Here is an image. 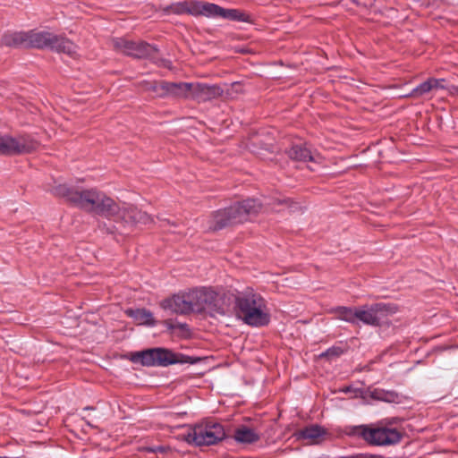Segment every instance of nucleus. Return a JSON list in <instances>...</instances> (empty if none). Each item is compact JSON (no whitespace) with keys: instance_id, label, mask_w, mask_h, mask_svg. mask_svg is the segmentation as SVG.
Masks as SVG:
<instances>
[{"instance_id":"30","label":"nucleus","mask_w":458,"mask_h":458,"mask_svg":"<svg viewBox=\"0 0 458 458\" xmlns=\"http://www.w3.org/2000/svg\"><path fill=\"white\" fill-rule=\"evenodd\" d=\"M232 89L235 90V92H239L241 90V85L239 83H234L232 85Z\"/></svg>"},{"instance_id":"1","label":"nucleus","mask_w":458,"mask_h":458,"mask_svg":"<svg viewBox=\"0 0 458 458\" xmlns=\"http://www.w3.org/2000/svg\"><path fill=\"white\" fill-rule=\"evenodd\" d=\"M70 200L82 209L114 219L120 211V206L114 199L95 189L75 191Z\"/></svg>"},{"instance_id":"24","label":"nucleus","mask_w":458,"mask_h":458,"mask_svg":"<svg viewBox=\"0 0 458 458\" xmlns=\"http://www.w3.org/2000/svg\"><path fill=\"white\" fill-rule=\"evenodd\" d=\"M333 312L338 319L349 322L356 323V307H337Z\"/></svg>"},{"instance_id":"32","label":"nucleus","mask_w":458,"mask_h":458,"mask_svg":"<svg viewBox=\"0 0 458 458\" xmlns=\"http://www.w3.org/2000/svg\"><path fill=\"white\" fill-rule=\"evenodd\" d=\"M148 450L150 451V452H157V450H160V451L163 450V448L162 447L148 448Z\"/></svg>"},{"instance_id":"15","label":"nucleus","mask_w":458,"mask_h":458,"mask_svg":"<svg viewBox=\"0 0 458 458\" xmlns=\"http://www.w3.org/2000/svg\"><path fill=\"white\" fill-rule=\"evenodd\" d=\"M299 440H304L310 445H318L327 439L328 433L327 429L318 426L311 425L299 430L295 434Z\"/></svg>"},{"instance_id":"21","label":"nucleus","mask_w":458,"mask_h":458,"mask_svg":"<svg viewBox=\"0 0 458 458\" xmlns=\"http://www.w3.org/2000/svg\"><path fill=\"white\" fill-rule=\"evenodd\" d=\"M29 32H13L6 34L3 38V42L10 47H28Z\"/></svg>"},{"instance_id":"20","label":"nucleus","mask_w":458,"mask_h":458,"mask_svg":"<svg viewBox=\"0 0 458 458\" xmlns=\"http://www.w3.org/2000/svg\"><path fill=\"white\" fill-rule=\"evenodd\" d=\"M125 312L138 325L154 326L156 324L152 313L146 310H127Z\"/></svg>"},{"instance_id":"28","label":"nucleus","mask_w":458,"mask_h":458,"mask_svg":"<svg viewBox=\"0 0 458 458\" xmlns=\"http://www.w3.org/2000/svg\"><path fill=\"white\" fill-rule=\"evenodd\" d=\"M339 353H340L339 349H332V350H328L323 355H325V356H331V355H339Z\"/></svg>"},{"instance_id":"6","label":"nucleus","mask_w":458,"mask_h":458,"mask_svg":"<svg viewBox=\"0 0 458 458\" xmlns=\"http://www.w3.org/2000/svg\"><path fill=\"white\" fill-rule=\"evenodd\" d=\"M189 357L174 353L167 349L155 348L131 354V360L134 363L144 366H167L174 363H185Z\"/></svg>"},{"instance_id":"31","label":"nucleus","mask_w":458,"mask_h":458,"mask_svg":"<svg viewBox=\"0 0 458 458\" xmlns=\"http://www.w3.org/2000/svg\"><path fill=\"white\" fill-rule=\"evenodd\" d=\"M289 202H290L289 200H283V201H280V203L287 205V207H288L289 208H293V207H292V205H290V203H289Z\"/></svg>"},{"instance_id":"8","label":"nucleus","mask_w":458,"mask_h":458,"mask_svg":"<svg viewBox=\"0 0 458 458\" xmlns=\"http://www.w3.org/2000/svg\"><path fill=\"white\" fill-rule=\"evenodd\" d=\"M360 434L364 440L375 445H394L400 441L402 437L400 431L396 428L383 423L360 427Z\"/></svg>"},{"instance_id":"34","label":"nucleus","mask_w":458,"mask_h":458,"mask_svg":"<svg viewBox=\"0 0 458 458\" xmlns=\"http://www.w3.org/2000/svg\"><path fill=\"white\" fill-rule=\"evenodd\" d=\"M372 458H382L381 456H373Z\"/></svg>"},{"instance_id":"19","label":"nucleus","mask_w":458,"mask_h":458,"mask_svg":"<svg viewBox=\"0 0 458 458\" xmlns=\"http://www.w3.org/2000/svg\"><path fill=\"white\" fill-rule=\"evenodd\" d=\"M15 154H26L36 150L38 143L30 136L15 137Z\"/></svg>"},{"instance_id":"23","label":"nucleus","mask_w":458,"mask_h":458,"mask_svg":"<svg viewBox=\"0 0 458 458\" xmlns=\"http://www.w3.org/2000/svg\"><path fill=\"white\" fill-rule=\"evenodd\" d=\"M229 214L230 212L228 208L216 212L212 218L213 228L220 229L224 226L233 224L232 218L229 216Z\"/></svg>"},{"instance_id":"22","label":"nucleus","mask_w":458,"mask_h":458,"mask_svg":"<svg viewBox=\"0 0 458 458\" xmlns=\"http://www.w3.org/2000/svg\"><path fill=\"white\" fill-rule=\"evenodd\" d=\"M437 88H443L441 81L436 79H430L412 89L409 96L411 98H420L430 90Z\"/></svg>"},{"instance_id":"4","label":"nucleus","mask_w":458,"mask_h":458,"mask_svg":"<svg viewBox=\"0 0 458 458\" xmlns=\"http://www.w3.org/2000/svg\"><path fill=\"white\" fill-rule=\"evenodd\" d=\"M169 9L175 13H190L191 14H201L207 17H221L230 21H245V14L239 10L225 9L211 3H178L171 5Z\"/></svg>"},{"instance_id":"2","label":"nucleus","mask_w":458,"mask_h":458,"mask_svg":"<svg viewBox=\"0 0 458 458\" xmlns=\"http://www.w3.org/2000/svg\"><path fill=\"white\" fill-rule=\"evenodd\" d=\"M194 313L218 318L226 315L228 305L224 297L212 288L201 287L191 290Z\"/></svg>"},{"instance_id":"33","label":"nucleus","mask_w":458,"mask_h":458,"mask_svg":"<svg viewBox=\"0 0 458 458\" xmlns=\"http://www.w3.org/2000/svg\"><path fill=\"white\" fill-rule=\"evenodd\" d=\"M372 397L377 398V399H384L382 396L378 395L377 393H373Z\"/></svg>"},{"instance_id":"5","label":"nucleus","mask_w":458,"mask_h":458,"mask_svg":"<svg viewBox=\"0 0 458 458\" xmlns=\"http://www.w3.org/2000/svg\"><path fill=\"white\" fill-rule=\"evenodd\" d=\"M180 437L195 446L211 445L222 441L225 437V432L221 424L207 422L194 426Z\"/></svg>"},{"instance_id":"12","label":"nucleus","mask_w":458,"mask_h":458,"mask_svg":"<svg viewBox=\"0 0 458 458\" xmlns=\"http://www.w3.org/2000/svg\"><path fill=\"white\" fill-rule=\"evenodd\" d=\"M114 47L126 55H132L138 58L148 57L153 55L156 49L146 43H134L123 39H115Z\"/></svg>"},{"instance_id":"3","label":"nucleus","mask_w":458,"mask_h":458,"mask_svg":"<svg viewBox=\"0 0 458 458\" xmlns=\"http://www.w3.org/2000/svg\"><path fill=\"white\" fill-rule=\"evenodd\" d=\"M237 316L246 324L255 327L268 323L264 300L252 292H248L236 299Z\"/></svg>"},{"instance_id":"17","label":"nucleus","mask_w":458,"mask_h":458,"mask_svg":"<svg viewBox=\"0 0 458 458\" xmlns=\"http://www.w3.org/2000/svg\"><path fill=\"white\" fill-rule=\"evenodd\" d=\"M233 439L242 445H250L259 439V434L247 426H239L233 433Z\"/></svg>"},{"instance_id":"7","label":"nucleus","mask_w":458,"mask_h":458,"mask_svg":"<svg viewBox=\"0 0 458 458\" xmlns=\"http://www.w3.org/2000/svg\"><path fill=\"white\" fill-rule=\"evenodd\" d=\"M28 47H48L73 56L77 47L70 40L48 31H29Z\"/></svg>"},{"instance_id":"27","label":"nucleus","mask_w":458,"mask_h":458,"mask_svg":"<svg viewBox=\"0 0 458 458\" xmlns=\"http://www.w3.org/2000/svg\"><path fill=\"white\" fill-rule=\"evenodd\" d=\"M162 82H155L153 84H151L150 86V89L157 93V95L159 97V93L162 92V90L160 89V87L159 85L161 84Z\"/></svg>"},{"instance_id":"25","label":"nucleus","mask_w":458,"mask_h":458,"mask_svg":"<svg viewBox=\"0 0 458 458\" xmlns=\"http://www.w3.org/2000/svg\"><path fill=\"white\" fill-rule=\"evenodd\" d=\"M15 143V137H12L9 135H0V153L14 155Z\"/></svg>"},{"instance_id":"11","label":"nucleus","mask_w":458,"mask_h":458,"mask_svg":"<svg viewBox=\"0 0 458 458\" xmlns=\"http://www.w3.org/2000/svg\"><path fill=\"white\" fill-rule=\"evenodd\" d=\"M261 208L260 204L254 199H247L242 203H238L228 208L229 216L233 224L242 223L249 219L250 216L257 215Z\"/></svg>"},{"instance_id":"13","label":"nucleus","mask_w":458,"mask_h":458,"mask_svg":"<svg viewBox=\"0 0 458 458\" xmlns=\"http://www.w3.org/2000/svg\"><path fill=\"white\" fill-rule=\"evenodd\" d=\"M115 220L124 221L132 225H148L152 222V218L146 212L137 209L135 207L123 205L120 207L119 214L114 216Z\"/></svg>"},{"instance_id":"18","label":"nucleus","mask_w":458,"mask_h":458,"mask_svg":"<svg viewBox=\"0 0 458 458\" xmlns=\"http://www.w3.org/2000/svg\"><path fill=\"white\" fill-rule=\"evenodd\" d=\"M291 158L299 161L319 162L321 157L318 155L312 154L309 149L302 146H293L288 152Z\"/></svg>"},{"instance_id":"14","label":"nucleus","mask_w":458,"mask_h":458,"mask_svg":"<svg viewBox=\"0 0 458 458\" xmlns=\"http://www.w3.org/2000/svg\"><path fill=\"white\" fill-rule=\"evenodd\" d=\"M162 92L159 97L174 96L178 98H191L193 83H174L162 81L159 85Z\"/></svg>"},{"instance_id":"9","label":"nucleus","mask_w":458,"mask_h":458,"mask_svg":"<svg viewBox=\"0 0 458 458\" xmlns=\"http://www.w3.org/2000/svg\"><path fill=\"white\" fill-rule=\"evenodd\" d=\"M393 312L391 307L382 303L356 307V323L360 321L367 325L376 326L384 317Z\"/></svg>"},{"instance_id":"16","label":"nucleus","mask_w":458,"mask_h":458,"mask_svg":"<svg viewBox=\"0 0 458 458\" xmlns=\"http://www.w3.org/2000/svg\"><path fill=\"white\" fill-rule=\"evenodd\" d=\"M224 90L216 85L193 83L191 98L198 101H208L220 97Z\"/></svg>"},{"instance_id":"29","label":"nucleus","mask_w":458,"mask_h":458,"mask_svg":"<svg viewBox=\"0 0 458 458\" xmlns=\"http://www.w3.org/2000/svg\"><path fill=\"white\" fill-rule=\"evenodd\" d=\"M449 92H450L452 95H456V96H458V87L452 86V87L449 89Z\"/></svg>"},{"instance_id":"26","label":"nucleus","mask_w":458,"mask_h":458,"mask_svg":"<svg viewBox=\"0 0 458 458\" xmlns=\"http://www.w3.org/2000/svg\"><path fill=\"white\" fill-rule=\"evenodd\" d=\"M48 191L58 196H68L69 198L73 192H70L69 188L65 184L58 183L55 182V185L48 188Z\"/></svg>"},{"instance_id":"10","label":"nucleus","mask_w":458,"mask_h":458,"mask_svg":"<svg viewBox=\"0 0 458 458\" xmlns=\"http://www.w3.org/2000/svg\"><path fill=\"white\" fill-rule=\"evenodd\" d=\"M192 297V292L191 290L183 293L181 294H177L173 296L170 299H166L162 301L161 307L165 310H169L172 313H177V314H188V313H194V306H193V300H191Z\"/></svg>"}]
</instances>
